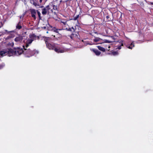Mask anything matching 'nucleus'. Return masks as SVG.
Wrapping results in <instances>:
<instances>
[{"label": "nucleus", "instance_id": "1", "mask_svg": "<svg viewBox=\"0 0 153 153\" xmlns=\"http://www.w3.org/2000/svg\"><path fill=\"white\" fill-rule=\"evenodd\" d=\"M11 53L10 48H6L0 50V55L2 56L6 55H7L8 56H10Z\"/></svg>", "mask_w": 153, "mask_h": 153}, {"label": "nucleus", "instance_id": "2", "mask_svg": "<svg viewBox=\"0 0 153 153\" xmlns=\"http://www.w3.org/2000/svg\"><path fill=\"white\" fill-rule=\"evenodd\" d=\"M11 56L13 55L18 56L22 54L23 52V49L19 48H15L14 50L11 49Z\"/></svg>", "mask_w": 153, "mask_h": 153}, {"label": "nucleus", "instance_id": "3", "mask_svg": "<svg viewBox=\"0 0 153 153\" xmlns=\"http://www.w3.org/2000/svg\"><path fill=\"white\" fill-rule=\"evenodd\" d=\"M25 37L24 36L19 35L15 38L14 41L17 43H22L23 41V38Z\"/></svg>", "mask_w": 153, "mask_h": 153}, {"label": "nucleus", "instance_id": "4", "mask_svg": "<svg viewBox=\"0 0 153 153\" xmlns=\"http://www.w3.org/2000/svg\"><path fill=\"white\" fill-rule=\"evenodd\" d=\"M56 52L58 53H63L66 51V50L64 48H60L58 47H56L55 46L54 50Z\"/></svg>", "mask_w": 153, "mask_h": 153}, {"label": "nucleus", "instance_id": "5", "mask_svg": "<svg viewBox=\"0 0 153 153\" xmlns=\"http://www.w3.org/2000/svg\"><path fill=\"white\" fill-rule=\"evenodd\" d=\"M30 12L31 16L34 19H36V13L37 10H36L34 9H30Z\"/></svg>", "mask_w": 153, "mask_h": 153}, {"label": "nucleus", "instance_id": "6", "mask_svg": "<svg viewBox=\"0 0 153 153\" xmlns=\"http://www.w3.org/2000/svg\"><path fill=\"white\" fill-rule=\"evenodd\" d=\"M51 8L49 5H47L45 8L42 9V13L43 15H45L47 12Z\"/></svg>", "mask_w": 153, "mask_h": 153}, {"label": "nucleus", "instance_id": "7", "mask_svg": "<svg viewBox=\"0 0 153 153\" xmlns=\"http://www.w3.org/2000/svg\"><path fill=\"white\" fill-rule=\"evenodd\" d=\"M45 43L46 44V46L50 50H54L55 46H54L51 44L47 42V41H45Z\"/></svg>", "mask_w": 153, "mask_h": 153}, {"label": "nucleus", "instance_id": "8", "mask_svg": "<svg viewBox=\"0 0 153 153\" xmlns=\"http://www.w3.org/2000/svg\"><path fill=\"white\" fill-rule=\"evenodd\" d=\"M33 40L28 38L25 42V47L27 48L32 42Z\"/></svg>", "mask_w": 153, "mask_h": 153}, {"label": "nucleus", "instance_id": "9", "mask_svg": "<svg viewBox=\"0 0 153 153\" xmlns=\"http://www.w3.org/2000/svg\"><path fill=\"white\" fill-rule=\"evenodd\" d=\"M91 51L94 52L97 56H99L101 54V52L97 49H91Z\"/></svg>", "mask_w": 153, "mask_h": 153}, {"label": "nucleus", "instance_id": "10", "mask_svg": "<svg viewBox=\"0 0 153 153\" xmlns=\"http://www.w3.org/2000/svg\"><path fill=\"white\" fill-rule=\"evenodd\" d=\"M30 0V3L34 5L35 7H36L37 6H39L40 5L38 3H37L36 2V0Z\"/></svg>", "mask_w": 153, "mask_h": 153}, {"label": "nucleus", "instance_id": "11", "mask_svg": "<svg viewBox=\"0 0 153 153\" xmlns=\"http://www.w3.org/2000/svg\"><path fill=\"white\" fill-rule=\"evenodd\" d=\"M29 39H31L33 40V41L35 40L36 39V36L34 34H30L29 36Z\"/></svg>", "mask_w": 153, "mask_h": 153}, {"label": "nucleus", "instance_id": "12", "mask_svg": "<svg viewBox=\"0 0 153 153\" xmlns=\"http://www.w3.org/2000/svg\"><path fill=\"white\" fill-rule=\"evenodd\" d=\"M134 44L133 42L131 43L130 44H128L126 45V47L130 49H132L134 47Z\"/></svg>", "mask_w": 153, "mask_h": 153}, {"label": "nucleus", "instance_id": "13", "mask_svg": "<svg viewBox=\"0 0 153 153\" xmlns=\"http://www.w3.org/2000/svg\"><path fill=\"white\" fill-rule=\"evenodd\" d=\"M16 29H18V30H20L22 28V27L20 24V22H19L17 24V25H16Z\"/></svg>", "mask_w": 153, "mask_h": 153}, {"label": "nucleus", "instance_id": "14", "mask_svg": "<svg viewBox=\"0 0 153 153\" xmlns=\"http://www.w3.org/2000/svg\"><path fill=\"white\" fill-rule=\"evenodd\" d=\"M97 48H98V49L101 51H105V49L103 48L101 46H97Z\"/></svg>", "mask_w": 153, "mask_h": 153}, {"label": "nucleus", "instance_id": "15", "mask_svg": "<svg viewBox=\"0 0 153 153\" xmlns=\"http://www.w3.org/2000/svg\"><path fill=\"white\" fill-rule=\"evenodd\" d=\"M101 39L98 37H96L93 39V41L95 42H97L100 41Z\"/></svg>", "mask_w": 153, "mask_h": 153}, {"label": "nucleus", "instance_id": "16", "mask_svg": "<svg viewBox=\"0 0 153 153\" xmlns=\"http://www.w3.org/2000/svg\"><path fill=\"white\" fill-rule=\"evenodd\" d=\"M52 6L53 10H58V7L57 6H56L54 4H52Z\"/></svg>", "mask_w": 153, "mask_h": 153}, {"label": "nucleus", "instance_id": "17", "mask_svg": "<svg viewBox=\"0 0 153 153\" xmlns=\"http://www.w3.org/2000/svg\"><path fill=\"white\" fill-rule=\"evenodd\" d=\"M61 29H56V27H53V29L52 30L54 32H56V33H58V30H61Z\"/></svg>", "mask_w": 153, "mask_h": 153}, {"label": "nucleus", "instance_id": "18", "mask_svg": "<svg viewBox=\"0 0 153 153\" xmlns=\"http://www.w3.org/2000/svg\"><path fill=\"white\" fill-rule=\"evenodd\" d=\"M37 13L38 14L39 17V19L41 20V13L40 12L38 11V10H37Z\"/></svg>", "mask_w": 153, "mask_h": 153}, {"label": "nucleus", "instance_id": "19", "mask_svg": "<svg viewBox=\"0 0 153 153\" xmlns=\"http://www.w3.org/2000/svg\"><path fill=\"white\" fill-rule=\"evenodd\" d=\"M123 46V43H121L120 44V45H119L117 47V49H120L121 48V46Z\"/></svg>", "mask_w": 153, "mask_h": 153}, {"label": "nucleus", "instance_id": "20", "mask_svg": "<svg viewBox=\"0 0 153 153\" xmlns=\"http://www.w3.org/2000/svg\"><path fill=\"white\" fill-rule=\"evenodd\" d=\"M5 66V64L4 63H3L0 65V69L2 68Z\"/></svg>", "mask_w": 153, "mask_h": 153}, {"label": "nucleus", "instance_id": "21", "mask_svg": "<svg viewBox=\"0 0 153 153\" xmlns=\"http://www.w3.org/2000/svg\"><path fill=\"white\" fill-rule=\"evenodd\" d=\"M111 54L113 55H115L118 54V53L116 51H113L112 52Z\"/></svg>", "mask_w": 153, "mask_h": 153}, {"label": "nucleus", "instance_id": "22", "mask_svg": "<svg viewBox=\"0 0 153 153\" xmlns=\"http://www.w3.org/2000/svg\"><path fill=\"white\" fill-rule=\"evenodd\" d=\"M61 22L64 25H66L67 24V21H61Z\"/></svg>", "mask_w": 153, "mask_h": 153}, {"label": "nucleus", "instance_id": "23", "mask_svg": "<svg viewBox=\"0 0 153 153\" xmlns=\"http://www.w3.org/2000/svg\"><path fill=\"white\" fill-rule=\"evenodd\" d=\"M77 18L76 17V16L74 17L73 19H70V20H76L77 19Z\"/></svg>", "mask_w": 153, "mask_h": 153}, {"label": "nucleus", "instance_id": "24", "mask_svg": "<svg viewBox=\"0 0 153 153\" xmlns=\"http://www.w3.org/2000/svg\"><path fill=\"white\" fill-rule=\"evenodd\" d=\"M66 29L68 30V31H72V28H67Z\"/></svg>", "mask_w": 153, "mask_h": 153}, {"label": "nucleus", "instance_id": "25", "mask_svg": "<svg viewBox=\"0 0 153 153\" xmlns=\"http://www.w3.org/2000/svg\"><path fill=\"white\" fill-rule=\"evenodd\" d=\"M14 43L13 42H12L11 43H9L8 45H10L12 47H13L14 45Z\"/></svg>", "mask_w": 153, "mask_h": 153}, {"label": "nucleus", "instance_id": "26", "mask_svg": "<svg viewBox=\"0 0 153 153\" xmlns=\"http://www.w3.org/2000/svg\"><path fill=\"white\" fill-rule=\"evenodd\" d=\"M50 39L49 37H47L45 39V41H47V42H48V41L50 40Z\"/></svg>", "mask_w": 153, "mask_h": 153}, {"label": "nucleus", "instance_id": "27", "mask_svg": "<svg viewBox=\"0 0 153 153\" xmlns=\"http://www.w3.org/2000/svg\"><path fill=\"white\" fill-rule=\"evenodd\" d=\"M71 28H72V30H73L72 31H73V32L75 31V29H74V28L73 27H72Z\"/></svg>", "mask_w": 153, "mask_h": 153}, {"label": "nucleus", "instance_id": "28", "mask_svg": "<svg viewBox=\"0 0 153 153\" xmlns=\"http://www.w3.org/2000/svg\"><path fill=\"white\" fill-rule=\"evenodd\" d=\"M79 16V15H78L76 17L78 19Z\"/></svg>", "mask_w": 153, "mask_h": 153}, {"label": "nucleus", "instance_id": "29", "mask_svg": "<svg viewBox=\"0 0 153 153\" xmlns=\"http://www.w3.org/2000/svg\"><path fill=\"white\" fill-rule=\"evenodd\" d=\"M149 4H152L153 5V2H150V3H149Z\"/></svg>", "mask_w": 153, "mask_h": 153}, {"label": "nucleus", "instance_id": "30", "mask_svg": "<svg viewBox=\"0 0 153 153\" xmlns=\"http://www.w3.org/2000/svg\"><path fill=\"white\" fill-rule=\"evenodd\" d=\"M42 0H39L40 3H41L42 2Z\"/></svg>", "mask_w": 153, "mask_h": 153}, {"label": "nucleus", "instance_id": "31", "mask_svg": "<svg viewBox=\"0 0 153 153\" xmlns=\"http://www.w3.org/2000/svg\"><path fill=\"white\" fill-rule=\"evenodd\" d=\"M23 47L24 48V49L25 50H26V49L25 48V46H23Z\"/></svg>", "mask_w": 153, "mask_h": 153}, {"label": "nucleus", "instance_id": "32", "mask_svg": "<svg viewBox=\"0 0 153 153\" xmlns=\"http://www.w3.org/2000/svg\"><path fill=\"white\" fill-rule=\"evenodd\" d=\"M44 7L43 6H42L40 7V8H42V7Z\"/></svg>", "mask_w": 153, "mask_h": 153}, {"label": "nucleus", "instance_id": "33", "mask_svg": "<svg viewBox=\"0 0 153 153\" xmlns=\"http://www.w3.org/2000/svg\"><path fill=\"white\" fill-rule=\"evenodd\" d=\"M106 18L108 19V18L109 17L108 16H106Z\"/></svg>", "mask_w": 153, "mask_h": 153}, {"label": "nucleus", "instance_id": "34", "mask_svg": "<svg viewBox=\"0 0 153 153\" xmlns=\"http://www.w3.org/2000/svg\"><path fill=\"white\" fill-rule=\"evenodd\" d=\"M51 12H53V9H51Z\"/></svg>", "mask_w": 153, "mask_h": 153}, {"label": "nucleus", "instance_id": "35", "mask_svg": "<svg viewBox=\"0 0 153 153\" xmlns=\"http://www.w3.org/2000/svg\"><path fill=\"white\" fill-rule=\"evenodd\" d=\"M110 48V46H108V48Z\"/></svg>", "mask_w": 153, "mask_h": 153}, {"label": "nucleus", "instance_id": "36", "mask_svg": "<svg viewBox=\"0 0 153 153\" xmlns=\"http://www.w3.org/2000/svg\"><path fill=\"white\" fill-rule=\"evenodd\" d=\"M75 28H74V29H75V30H76V27L75 26Z\"/></svg>", "mask_w": 153, "mask_h": 153}, {"label": "nucleus", "instance_id": "37", "mask_svg": "<svg viewBox=\"0 0 153 153\" xmlns=\"http://www.w3.org/2000/svg\"><path fill=\"white\" fill-rule=\"evenodd\" d=\"M108 41L107 42H108V43H110V42H109L108 41Z\"/></svg>", "mask_w": 153, "mask_h": 153}, {"label": "nucleus", "instance_id": "38", "mask_svg": "<svg viewBox=\"0 0 153 153\" xmlns=\"http://www.w3.org/2000/svg\"><path fill=\"white\" fill-rule=\"evenodd\" d=\"M70 37L71 39H72V37L71 36H70Z\"/></svg>", "mask_w": 153, "mask_h": 153}, {"label": "nucleus", "instance_id": "39", "mask_svg": "<svg viewBox=\"0 0 153 153\" xmlns=\"http://www.w3.org/2000/svg\"><path fill=\"white\" fill-rule=\"evenodd\" d=\"M22 16H20V18H22Z\"/></svg>", "mask_w": 153, "mask_h": 153}, {"label": "nucleus", "instance_id": "40", "mask_svg": "<svg viewBox=\"0 0 153 153\" xmlns=\"http://www.w3.org/2000/svg\"><path fill=\"white\" fill-rule=\"evenodd\" d=\"M46 33H48V31H47Z\"/></svg>", "mask_w": 153, "mask_h": 153}, {"label": "nucleus", "instance_id": "41", "mask_svg": "<svg viewBox=\"0 0 153 153\" xmlns=\"http://www.w3.org/2000/svg\"><path fill=\"white\" fill-rule=\"evenodd\" d=\"M53 36L54 37H55V36Z\"/></svg>", "mask_w": 153, "mask_h": 153}, {"label": "nucleus", "instance_id": "42", "mask_svg": "<svg viewBox=\"0 0 153 153\" xmlns=\"http://www.w3.org/2000/svg\"><path fill=\"white\" fill-rule=\"evenodd\" d=\"M1 36V35H0V36Z\"/></svg>", "mask_w": 153, "mask_h": 153}]
</instances>
